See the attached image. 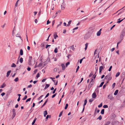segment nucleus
Instances as JSON below:
<instances>
[{"label": "nucleus", "mask_w": 125, "mask_h": 125, "mask_svg": "<svg viewBox=\"0 0 125 125\" xmlns=\"http://www.w3.org/2000/svg\"><path fill=\"white\" fill-rule=\"evenodd\" d=\"M111 73H110L106 76L104 77V79H107L108 81H109L112 79V77L111 76Z\"/></svg>", "instance_id": "nucleus-1"}, {"label": "nucleus", "mask_w": 125, "mask_h": 125, "mask_svg": "<svg viewBox=\"0 0 125 125\" xmlns=\"http://www.w3.org/2000/svg\"><path fill=\"white\" fill-rule=\"evenodd\" d=\"M125 35V32L122 31L120 35V39H121V40H123V39L124 36Z\"/></svg>", "instance_id": "nucleus-2"}, {"label": "nucleus", "mask_w": 125, "mask_h": 125, "mask_svg": "<svg viewBox=\"0 0 125 125\" xmlns=\"http://www.w3.org/2000/svg\"><path fill=\"white\" fill-rule=\"evenodd\" d=\"M32 59V57L31 56H29V58L28 61V63L30 65H32V64L31 63V60Z\"/></svg>", "instance_id": "nucleus-3"}, {"label": "nucleus", "mask_w": 125, "mask_h": 125, "mask_svg": "<svg viewBox=\"0 0 125 125\" xmlns=\"http://www.w3.org/2000/svg\"><path fill=\"white\" fill-rule=\"evenodd\" d=\"M119 123V122L117 121L113 120L111 123L112 125H117Z\"/></svg>", "instance_id": "nucleus-4"}, {"label": "nucleus", "mask_w": 125, "mask_h": 125, "mask_svg": "<svg viewBox=\"0 0 125 125\" xmlns=\"http://www.w3.org/2000/svg\"><path fill=\"white\" fill-rule=\"evenodd\" d=\"M108 99H109L111 100H113L114 98L112 94H109L108 96Z\"/></svg>", "instance_id": "nucleus-5"}, {"label": "nucleus", "mask_w": 125, "mask_h": 125, "mask_svg": "<svg viewBox=\"0 0 125 125\" xmlns=\"http://www.w3.org/2000/svg\"><path fill=\"white\" fill-rule=\"evenodd\" d=\"M102 30L101 29H100L99 31L97 32V36H99L101 34V31Z\"/></svg>", "instance_id": "nucleus-6"}, {"label": "nucleus", "mask_w": 125, "mask_h": 125, "mask_svg": "<svg viewBox=\"0 0 125 125\" xmlns=\"http://www.w3.org/2000/svg\"><path fill=\"white\" fill-rule=\"evenodd\" d=\"M96 96V93L95 92H94L92 94V97L93 98H95Z\"/></svg>", "instance_id": "nucleus-7"}, {"label": "nucleus", "mask_w": 125, "mask_h": 125, "mask_svg": "<svg viewBox=\"0 0 125 125\" xmlns=\"http://www.w3.org/2000/svg\"><path fill=\"white\" fill-rule=\"evenodd\" d=\"M61 66L62 67V69L63 70H64L65 68V67L64 64L62 63L61 64Z\"/></svg>", "instance_id": "nucleus-8"}, {"label": "nucleus", "mask_w": 125, "mask_h": 125, "mask_svg": "<svg viewBox=\"0 0 125 125\" xmlns=\"http://www.w3.org/2000/svg\"><path fill=\"white\" fill-rule=\"evenodd\" d=\"M11 72V71L10 70H9V71L7 72V75L6 76L7 77H8L9 76L10 73Z\"/></svg>", "instance_id": "nucleus-9"}, {"label": "nucleus", "mask_w": 125, "mask_h": 125, "mask_svg": "<svg viewBox=\"0 0 125 125\" xmlns=\"http://www.w3.org/2000/svg\"><path fill=\"white\" fill-rule=\"evenodd\" d=\"M54 38L55 39H56L57 37H58V36L57 34V33L55 32L54 33Z\"/></svg>", "instance_id": "nucleus-10"}, {"label": "nucleus", "mask_w": 125, "mask_h": 125, "mask_svg": "<svg viewBox=\"0 0 125 125\" xmlns=\"http://www.w3.org/2000/svg\"><path fill=\"white\" fill-rule=\"evenodd\" d=\"M6 86V84H5V83H4L1 86L0 88H3Z\"/></svg>", "instance_id": "nucleus-11"}, {"label": "nucleus", "mask_w": 125, "mask_h": 125, "mask_svg": "<svg viewBox=\"0 0 125 125\" xmlns=\"http://www.w3.org/2000/svg\"><path fill=\"white\" fill-rule=\"evenodd\" d=\"M50 86V84H46L45 85V86L44 89L46 90Z\"/></svg>", "instance_id": "nucleus-12"}, {"label": "nucleus", "mask_w": 125, "mask_h": 125, "mask_svg": "<svg viewBox=\"0 0 125 125\" xmlns=\"http://www.w3.org/2000/svg\"><path fill=\"white\" fill-rule=\"evenodd\" d=\"M48 99H47L45 102L44 103L42 104V106L41 108L43 107L46 104V103L48 101Z\"/></svg>", "instance_id": "nucleus-13"}, {"label": "nucleus", "mask_w": 125, "mask_h": 125, "mask_svg": "<svg viewBox=\"0 0 125 125\" xmlns=\"http://www.w3.org/2000/svg\"><path fill=\"white\" fill-rule=\"evenodd\" d=\"M20 54L21 55H22L23 54V51L22 49H21L20 50Z\"/></svg>", "instance_id": "nucleus-14"}, {"label": "nucleus", "mask_w": 125, "mask_h": 125, "mask_svg": "<svg viewBox=\"0 0 125 125\" xmlns=\"http://www.w3.org/2000/svg\"><path fill=\"white\" fill-rule=\"evenodd\" d=\"M51 115H47L46 117L45 121H47L49 118H50L51 117Z\"/></svg>", "instance_id": "nucleus-15"}, {"label": "nucleus", "mask_w": 125, "mask_h": 125, "mask_svg": "<svg viewBox=\"0 0 125 125\" xmlns=\"http://www.w3.org/2000/svg\"><path fill=\"white\" fill-rule=\"evenodd\" d=\"M46 44V43L44 42L41 44V46L42 47H44V45Z\"/></svg>", "instance_id": "nucleus-16"}, {"label": "nucleus", "mask_w": 125, "mask_h": 125, "mask_svg": "<svg viewBox=\"0 0 125 125\" xmlns=\"http://www.w3.org/2000/svg\"><path fill=\"white\" fill-rule=\"evenodd\" d=\"M118 92V90H116L115 91V93H114V95H116L117 94Z\"/></svg>", "instance_id": "nucleus-17"}, {"label": "nucleus", "mask_w": 125, "mask_h": 125, "mask_svg": "<svg viewBox=\"0 0 125 125\" xmlns=\"http://www.w3.org/2000/svg\"><path fill=\"white\" fill-rule=\"evenodd\" d=\"M36 119L37 118L35 117L32 123V125H33L34 124Z\"/></svg>", "instance_id": "nucleus-18"}, {"label": "nucleus", "mask_w": 125, "mask_h": 125, "mask_svg": "<svg viewBox=\"0 0 125 125\" xmlns=\"http://www.w3.org/2000/svg\"><path fill=\"white\" fill-rule=\"evenodd\" d=\"M112 117L113 119H114L116 117V115L114 114H113L112 115Z\"/></svg>", "instance_id": "nucleus-19"}, {"label": "nucleus", "mask_w": 125, "mask_h": 125, "mask_svg": "<svg viewBox=\"0 0 125 125\" xmlns=\"http://www.w3.org/2000/svg\"><path fill=\"white\" fill-rule=\"evenodd\" d=\"M104 82H102L100 84V85L98 87H102V86L103 85V84H104Z\"/></svg>", "instance_id": "nucleus-20"}, {"label": "nucleus", "mask_w": 125, "mask_h": 125, "mask_svg": "<svg viewBox=\"0 0 125 125\" xmlns=\"http://www.w3.org/2000/svg\"><path fill=\"white\" fill-rule=\"evenodd\" d=\"M104 109H103L101 110V114L102 115H103L104 113Z\"/></svg>", "instance_id": "nucleus-21"}, {"label": "nucleus", "mask_w": 125, "mask_h": 125, "mask_svg": "<svg viewBox=\"0 0 125 125\" xmlns=\"http://www.w3.org/2000/svg\"><path fill=\"white\" fill-rule=\"evenodd\" d=\"M92 85L90 83H89L88 85V87L89 90L90 89V88L92 87Z\"/></svg>", "instance_id": "nucleus-22"}, {"label": "nucleus", "mask_w": 125, "mask_h": 125, "mask_svg": "<svg viewBox=\"0 0 125 125\" xmlns=\"http://www.w3.org/2000/svg\"><path fill=\"white\" fill-rule=\"evenodd\" d=\"M125 19V18L124 19H122L121 20H119L117 22V23H120L121 21H123Z\"/></svg>", "instance_id": "nucleus-23"}, {"label": "nucleus", "mask_w": 125, "mask_h": 125, "mask_svg": "<svg viewBox=\"0 0 125 125\" xmlns=\"http://www.w3.org/2000/svg\"><path fill=\"white\" fill-rule=\"evenodd\" d=\"M87 100L86 99H85L84 101V104L83 105V106H85V105H86L87 104Z\"/></svg>", "instance_id": "nucleus-24"}, {"label": "nucleus", "mask_w": 125, "mask_h": 125, "mask_svg": "<svg viewBox=\"0 0 125 125\" xmlns=\"http://www.w3.org/2000/svg\"><path fill=\"white\" fill-rule=\"evenodd\" d=\"M105 67L104 66H101L99 67V70H102L104 69Z\"/></svg>", "instance_id": "nucleus-25"}, {"label": "nucleus", "mask_w": 125, "mask_h": 125, "mask_svg": "<svg viewBox=\"0 0 125 125\" xmlns=\"http://www.w3.org/2000/svg\"><path fill=\"white\" fill-rule=\"evenodd\" d=\"M19 61L21 63H22L23 62V59L22 57H21L19 60Z\"/></svg>", "instance_id": "nucleus-26"}, {"label": "nucleus", "mask_w": 125, "mask_h": 125, "mask_svg": "<svg viewBox=\"0 0 125 125\" xmlns=\"http://www.w3.org/2000/svg\"><path fill=\"white\" fill-rule=\"evenodd\" d=\"M111 123V122L110 121H108L106 122L104 125H109Z\"/></svg>", "instance_id": "nucleus-27"}, {"label": "nucleus", "mask_w": 125, "mask_h": 125, "mask_svg": "<svg viewBox=\"0 0 125 125\" xmlns=\"http://www.w3.org/2000/svg\"><path fill=\"white\" fill-rule=\"evenodd\" d=\"M16 36L18 37H19L22 40V39H21V37L20 36V35L19 34H17L16 35Z\"/></svg>", "instance_id": "nucleus-28"}, {"label": "nucleus", "mask_w": 125, "mask_h": 125, "mask_svg": "<svg viewBox=\"0 0 125 125\" xmlns=\"http://www.w3.org/2000/svg\"><path fill=\"white\" fill-rule=\"evenodd\" d=\"M72 22V20H70L68 22V24L67 25V26H69L71 23V22Z\"/></svg>", "instance_id": "nucleus-29"}, {"label": "nucleus", "mask_w": 125, "mask_h": 125, "mask_svg": "<svg viewBox=\"0 0 125 125\" xmlns=\"http://www.w3.org/2000/svg\"><path fill=\"white\" fill-rule=\"evenodd\" d=\"M102 117L101 115H100L97 118V119H99L100 120L102 119Z\"/></svg>", "instance_id": "nucleus-30"}, {"label": "nucleus", "mask_w": 125, "mask_h": 125, "mask_svg": "<svg viewBox=\"0 0 125 125\" xmlns=\"http://www.w3.org/2000/svg\"><path fill=\"white\" fill-rule=\"evenodd\" d=\"M120 73L119 72H117L116 75H115V77H118L120 75Z\"/></svg>", "instance_id": "nucleus-31"}, {"label": "nucleus", "mask_w": 125, "mask_h": 125, "mask_svg": "<svg viewBox=\"0 0 125 125\" xmlns=\"http://www.w3.org/2000/svg\"><path fill=\"white\" fill-rule=\"evenodd\" d=\"M16 66V65L14 63H13L11 65V67H15Z\"/></svg>", "instance_id": "nucleus-32"}, {"label": "nucleus", "mask_w": 125, "mask_h": 125, "mask_svg": "<svg viewBox=\"0 0 125 125\" xmlns=\"http://www.w3.org/2000/svg\"><path fill=\"white\" fill-rule=\"evenodd\" d=\"M54 51V52L55 53H56L57 52L58 49L57 48H55Z\"/></svg>", "instance_id": "nucleus-33"}, {"label": "nucleus", "mask_w": 125, "mask_h": 125, "mask_svg": "<svg viewBox=\"0 0 125 125\" xmlns=\"http://www.w3.org/2000/svg\"><path fill=\"white\" fill-rule=\"evenodd\" d=\"M63 112V111H61L60 112V114L59 115V117H60L61 116V115H62V114Z\"/></svg>", "instance_id": "nucleus-34"}, {"label": "nucleus", "mask_w": 125, "mask_h": 125, "mask_svg": "<svg viewBox=\"0 0 125 125\" xmlns=\"http://www.w3.org/2000/svg\"><path fill=\"white\" fill-rule=\"evenodd\" d=\"M31 99V98H29L28 99H27L26 101V102L27 103L28 101H30Z\"/></svg>", "instance_id": "nucleus-35"}, {"label": "nucleus", "mask_w": 125, "mask_h": 125, "mask_svg": "<svg viewBox=\"0 0 125 125\" xmlns=\"http://www.w3.org/2000/svg\"><path fill=\"white\" fill-rule=\"evenodd\" d=\"M68 104H66L65 106V107L64 108V109H66L68 107Z\"/></svg>", "instance_id": "nucleus-36"}, {"label": "nucleus", "mask_w": 125, "mask_h": 125, "mask_svg": "<svg viewBox=\"0 0 125 125\" xmlns=\"http://www.w3.org/2000/svg\"><path fill=\"white\" fill-rule=\"evenodd\" d=\"M27 95H25L24 97L22 99L23 100H24L26 99L27 98Z\"/></svg>", "instance_id": "nucleus-37"}, {"label": "nucleus", "mask_w": 125, "mask_h": 125, "mask_svg": "<svg viewBox=\"0 0 125 125\" xmlns=\"http://www.w3.org/2000/svg\"><path fill=\"white\" fill-rule=\"evenodd\" d=\"M102 103H101L98 106V107L99 108H100L102 107Z\"/></svg>", "instance_id": "nucleus-38"}, {"label": "nucleus", "mask_w": 125, "mask_h": 125, "mask_svg": "<svg viewBox=\"0 0 125 125\" xmlns=\"http://www.w3.org/2000/svg\"><path fill=\"white\" fill-rule=\"evenodd\" d=\"M103 107L104 108H108V106L107 105H104L103 106Z\"/></svg>", "instance_id": "nucleus-39"}, {"label": "nucleus", "mask_w": 125, "mask_h": 125, "mask_svg": "<svg viewBox=\"0 0 125 125\" xmlns=\"http://www.w3.org/2000/svg\"><path fill=\"white\" fill-rule=\"evenodd\" d=\"M16 115V113H13L12 115V118L13 119L15 116Z\"/></svg>", "instance_id": "nucleus-40"}, {"label": "nucleus", "mask_w": 125, "mask_h": 125, "mask_svg": "<svg viewBox=\"0 0 125 125\" xmlns=\"http://www.w3.org/2000/svg\"><path fill=\"white\" fill-rule=\"evenodd\" d=\"M19 78L18 77L16 78L14 80V81L15 82H17L18 81Z\"/></svg>", "instance_id": "nucleus-41"}, {"label": "nucleus", "mask_w": 125, "mask_h": 125, "mask_svg": "<svg viewBox=\"0 0 125 125\" xmlns=\"http://www.w3.org/2000/svg\"><path fill=\"white\" fill-rule=\"evenodd\" d=\"M42 63H40L37 66L38 67H39L42 65Z\"/></svg>", "instance_id": "nucleus-42"}, {"label": "nucleus", "mask_w": 125, "mask_h": 125, "mask_svg": "<svg viewBox=\"0 0 125 125\" xmlns=\"http://www.w3.org/2000/svg\"><path fill=\"white\" fill-rule=\"evenodd\" d=\"M19 0H18L17 2H16V3L15 4V6L16 7H17L18 6V2L19 1Z\"/></svg>", "instance_id": "nucleus-43"}, {"label": "nucleus", "mask_w": 125, "mask_h": 125, "mask_svg": "<svg viewBox=\"0 0 125 125\" xmlns=\"http://www.w3.org/2000/svg\"><path fill=\"white\" fill-rule=\"evenodd\" d=\"M70 64V62H68L66 63L65 64V65L66 67H67V66Z\"/></svg>", "instance_id": "nucleus-44"}, {"label": "nucleus", "mask_w": 125, "mask_h": 125, "mask_svg": "<svg viewBox=\"0 0 125 125\" xmlns=\"http://www.w3.org/2000/svg\"><path fill=\"white\" fill-rule=\"evenodd\" d=\"M93 75V73L92 72H91L89 75V77H91L92 76V75Z\"/></svg>", "instance_id": "nucleus-45"}, {"label": "nucleus", "mask_w": 125, "mask_h": 125, "mask_svg": "<svg viewBox=\"0 0 125 125\" xmlns=\"http://www.w3.org/2000/svg\"><path fill=\"white\" fill-rule=\"evenodd\" d=\"M40 75L39 73H38L36 76V77L37 78H38L40 77Z\"/></svg>", "instance_id": "nucleus-46"}, {"label": "nucleus", "mask_w": 125, "mask_h": 125, "mask_svg": "<svg viewBox=\"0 0 125 125\" xmlns=\"http://www.w3.org/2000/svg\"><path fill=\"white\" fill-rule=\"evenodd\" d=\"M94 100L93 99H90L89 100V102L91 103Z\"/></svg>", "instance_id": "nucleus-47"}, {"label": "nucleus", "mask_w": 125, "mask_h": 125, "mask_svg": "<svg viewBox=\"0 0 125 125\" xmlns=\"http://www.w3.org/2000/svg\"><path fill=\"white\" fill-rule=\"evenodd\" d=\"M72 49L74 51L75 50V48L74 47V45H72L71 47Z\"/></svg>", "instance_id": "nucleus-48"}, {"label": "nucleus", "mask_w": 125, "mask_h": 125, "mask_svg": "<svg viewBox=\"0 0 125 125\" xmlns=\"http://www.w3.org/2000/svg\"><path fill=\"white\" fill-rule=\"evenodd\" d=\"M115 83H114L112 85V87L113 88H114L115 87Z\"/></svg>", "instance_id": "nucleus-49"}, {"label": "nucleus", "mask_w": 125, "mask_h": 125, "mask_svg": "<svg viewBox=\"0 0 125 125\" xmlns=\"http://www.w3.org/2000/svg\"><path fill=\"white\" fill-rule=\"evenodd\" d=\"M62 23V21L60 22V24L57 25V28H58L59 26H60L61 25Z\"/></svg>", "instance_id": "nucleus-50"}, {"label": "nucleus", "mask_w": 125, "mask_h": 125, "mask_svg": "<svg viewBox=\"0 0 125 125\" xmlns=\"http://www.w3.org/2000/svg\"><path fill=\"white\" fill-rule=\"evenodd\" d=\"M79 68V66H77V68L76 69V73H77V72L78 71Z\"/></svg>", "instance_id": "nucleus-51"}, {"label": "nucleus", "mask_w": 125, "mask_h": 125, "mask_svg": "<svg viewBox=\"0 0 125 125\" xmlns=\"http://www.w3.org/2000/svg\"><path fill=\"white\" fill-rule=\"evenodd\" d=\"M49 93H47L45 96V98H46L47 97L49 96Z\"/></svg>", "instance_id": "nucleus-52"}, {"label": "nucleus", "mask_w": 125, "mask_h": 125, "mask_svg": "<svg viewBox=\"0 0 125 125\" xmlns=\"http://www.w3.org/2000/svg\"><path fill=\"white\" fill-rule=\"evenodd\" d=\"M95 70H96V72H95V74H96V72L97 71H98V67H95Z\"/></svg>", "instance_id": "nucleus-53"}, {"label": "nucleus", "mask_w": 125, "mask_h": 125, "mask_svg": "<svg viewBox=\"0 0 125 125\" xmlns=\"http://www.w3.org/2000/svg\"><path fill=\"white\" fill-rule=\"evenodd\" d=\"M44 114L45 115H47V111L46 110H45L44 112Z\"/></svg>", "instance_id": "nucleus-54"}, {"label": "nucleus", "mask_w": 125, "mask_h": 125, "mask_svg": "<svg viewBox=\"0 0 125 125\" xmlns=\"http://www.w3.org/2000/svg\"><path fill=\"white\" fill-rule=\"evenodd\" d=\"M61 9L62 10H64L65 8V7L62 5H61Z\"/></svg>", "instance_id": "nucleus-55"}, {"label": "nucleus", "mask_w": 125, "mask_h": 125, "mask_svg": "<svg viewBox=\"0 0 125 125\" xmlns=\"http://www.w3.org/2000/svg\"><path fill=\"white\" fill-rule=\"evenodd\" d=\"M71 55L70 54H69L67 56V57L68 58V59H69V57H71Z\"/></svg>", "instance_id": "nucleus-56"}, {"label": "nucleus", "mask_w": 125, "mask_h": 125, "mask_svg": "<svg viewBox=\"0 0 125 125\" xmlns=\"http://www.w3.org/2000/svg\"><path fill=\"white\" fill-rule=\"evenodd\" d=\"M50 22H51L50 21H49V20H48L47 21V23H46L47 25H48V24H49Z\"/></svg>", "instance_id": "nucleus-57"}, {"label": "nucleus", "mask_w": 125, "mask_h": 125, "mask_svg": "<svg viewBox=\"0 0 125 125\" xmlns=\"http://www.w3.org/2000/svg\"><path fill=\"white\" fill-rule=\"evenodd\" d=\"M112 66H111L110 67L109 70H108V71H111V69H112Z\"/></svg>", "instance_id": "nucleus-58"}, {"label": "nucleus", "mask_w": 125, "mask_h": 125, "mask_svg": "<svg viewBox=\"0 0 125 125\" xmlns=\"http://www.w3.org/2000/svg\"><path fill=\"white\" fill-rule=\"evenodd\" d=\"M12 111L13 113H16L15 112V109H13L12 110Z\"/></svg>", "instance_id": "nucleus-59"}, {"label": "nucleus", "mask_w": 125, "mask_h": 125, "mask_svg": "<svg viewBox=\"0 0 125 125\" xmlns=\"http://www.w3.org/2000/svg\"><path fill=\"white\" fill-rule=\"evenodd\" d=\"M56 88L55 89H54V90H53V92H52V93L53 94H54L55 93V91H56Z\"/></svg>", "instance_id": "nucleus-60"}, {"label": "nucleus", "mask_w": 125, "mask_h": 125, "mask_svg": "<svg viewBox=\"0 0 125 125\" xmlns=\"http://www.w3.org/2000/svg\"><path fill=\"white\" fill-rule=\"evenodd\" d=\"M32 86V85L31 84H30L29 85H28L27 87V88H31Z\"/></svg>", "instance_id": "nucleus-61"}, {"label": "nucleus", "mask_w": 125, "mask_h": 125, "mask_svg": "<svg viewBox=\"0 0 125 125\" xmlns=\"http://www.w3.org/2000/svg\"><path fill=\"white\" fill-rule=\"evenodd\" d=\"M50 46H51V45H48L47 44V45H46L45 47L46 49H47L48 48V47H50Z\"/></svg>", "instance_id": "nucleus-62"}, {"label": "nucleus", "mask_w": 125, "mask_h": 125, "mask_svg": "<svg viewBox=\"0 0 125 125\" xmlns=\"http://www.w3.org/2000/svg\"><path fill=\"white\" fill-rule=\"evenodd\" d=\"M120 41H119L117 43V44H120L122 42V40H121V39H120Z\"/></svg>", "instance_id": "nucleus-63"}, {"label": "nucleus", "mask_w": 125, "mask_h": 125, "mask_svg": "<svg viewBox=\"0 0 125 125\" xmlns=\"http://www.w3.org/2000/svg\"><path fill=\"white\" fill-rule=\"evenodd\" d=\"M54 72H56L57 71V68H55L54 69Z\"/></svg>", "instance_id": "nucleus-64"}]
</instances>
